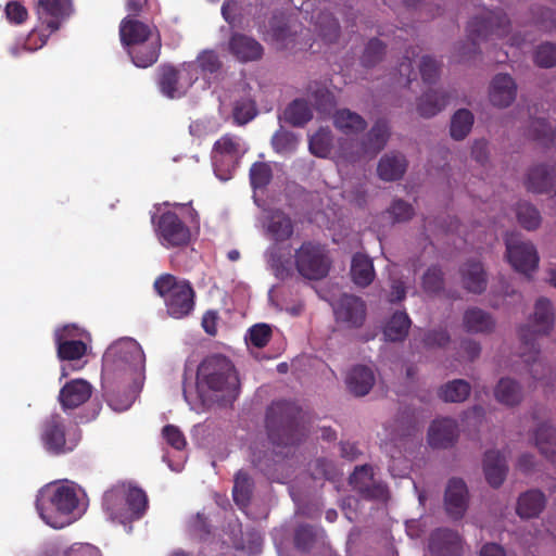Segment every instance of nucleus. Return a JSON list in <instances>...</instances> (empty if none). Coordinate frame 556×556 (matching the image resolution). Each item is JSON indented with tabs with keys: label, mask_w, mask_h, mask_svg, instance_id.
Here are the masks:
<instances>
[{
	"label": "nucleus",
	"mask_w": 556,
	"mask_h": 556,
	"mask_svg": "<svg viewBox=\"0 0 556 556\" xmlns=\"http://www.w3.org/2000/svg\"><path fill=\"white\" fill-rule=\"evenodd\" d=\"M144 363V353L137 341L126 338L114 342L103 355V386L113 391L118 382L128 384L142 375Z\"/></svg>",
	"instance_id": "f257e3e1"
},
{
	"label": "nucleus",
	"mask_w": 556,
	"mask_h": 556,
	"mask_svg": "<svg viewBox=\"0 0 556 556\" xmlns=\"http://www.w3.org/2000/svg\"><path fill=\"white\" fill-rule=\"evenodd\" d=\"M197 388L201 395L216 401L235 400L240 381L230 359L222 355L203 359L197 370Z\"/></svg>",
	"instance_id": "f03ea898"
},
{
	"label": "nucleus",
	"mask_w": 556,
	"mask_h": 556,
	"mask_svg": "<svg viewBox=\"0 0 556 556\" xmlns=\"http://www.w3.org/2000/svg\"><path fill=\"white\" fill-rule=\"evenodd\" d=\"M36 505L42 520L59 529L72 522V515L78 506V496L74 486L56 484L43 490Z\"/></svg>",
	"instance_id": "7ed1b4c3"
},
{
	"label": "nucleus",
	"mask_w": 556,
	"mask_h": 556,
	"mask_svg": "<svg viewBox=\"0 0 556 556\" xmlns=\"http://www.w3.org/2000/svg\"><path fill=\"white\" fill-rule=\"evenodd\" d=\"M299 414L298 407L289 402H275L268 407L266 427L273 444L288 446L302 440L305 431L296 421Z\"/></svg>",
	"instance_id": "20e7f679"
},
{
	"label": "nucleus",
	"mask_w": 556,
	"mask_h": 556,
	"mask_svg": "<svg viewBox=\"0 0 556 556\" xmlns=\"http://www.w3.org/2000/svg\"><path fill=\"white\" fill-rule=\"evenodd\" d=\"M555 325V309L552 302L546 298H539L535 301L533 313L528 319V324L521 326L518 330L519 339L523 349L521 356L525 362L535 361L539 355L536 340L540 337L548 336Z\"/></svg>",
	"instance_id": "39448f33"
},
{
	"label": "nucleus",
	"mask_w": 556,
	"mask_h": 556,
	"mask_svg": "<svg viewBox=\"0 0 556 556\" xmlns=\"http://www.w3.org/2000/svg\"><path fill=\"white\" fill-rule=\"evenodd\" d=\"M154 289L164 299L170 317L180 319L193 311L195 292L188 280L163 274L154 281Z\"/></svg>",
	"instance_id": "423d86ee"
},
{
	"label": "nucleus",
	"mask_w": 556,
	"mask_h": 556,
	"mask_svg": "<svg viewBox=\"0 0 556 556\" xmlns=\"http://www.w3.org/2000/svg\"><path fill=\"white\" fill-rule=\"evenodd\" d=\"M40 438L49 453L61 455L77 446L80 432L77 426L67 424L60 415H51L42 422Z\"/></svg>",
	"instance_id": "0eeeda50"
},
{
	"label": "nucleus",
	"mask_w": 556,
	"mask_h": 556,
	"mask_svg": "<svg viewBox=\"0 0 556 556\" xmlns=\"http://www.w3.org/2000/svg\"><path fill=\"white\" fill-rule=\"evenodd\" d=\"M298 273L311 280L325 278L331 267V260L326 249L314 242H304L294 253Z\"/></svg>",
	"instance_id": "6e6552de"
},
{
	"label": "nucleus",
	"mask_w": 556,
	"mask_h": 556,
	"mask_svg": "<svg viewBox=\"0 0 556 556\" xmlns=\"http://www.w3.org/2000/svg\"><path fill=\"white\" fill-rule=\"evenodd\" d=\"M509 20L502 11H485L468 24V33L473 43L503 39L509 34Z\"/></svg>",
	"instance_id": "1a4fd4ad"
},
{
	"label": "nucleus",
	"mask_w": 556,
	"mask_h": 556,
	"mask_svg": "<svg viewBox=\"0 0 556 556\" xmlns=\"http://www.w3.org/2000/svg\"><path fill=\"white\" fill-rule=\"evenodd\" d=\"M160 243L167 248H185L191 242L190 228L173 212L163 213L156 224Z\"/></svg>",
	"instance_id": "9d476101"
},
{
	"label": "nucleus",
	"mask_w": 556,
	"mask_h": 556,
	"mask_svg": "<svg viewBox=\"0 0 556 556\" xmlns=\"http://www.w3.org/2000/svg\"><path fill=\"white\" fill-rule=\"evenodd\" d=\"M505 244L507 260L517 271L528 275L538 267L539 255L530 241L510 235L506 238Z\"/></svg>",
	"instance_id": "9b49d317"
},
{
	"label": "nucleus",
	"mask_w": 556,
	"mask_h": 556,
	"mask_svg": "<svg viewBox=\"0 0 556 556\" xmlns=\"http://www.w3.org/2000/svg\"><path fill=\"white\" fill-rule=\"evenodd\" d=\"M240 157V143L239 140L230 135H225L217 140L213 148V162L217 175L226 180L227 175L222 172H230L235 169Z\"/></svg>",
	"instance_id": "f8f14e48"
},
{
	"label": "nucleus",
	"mask_w": 556,
	"mask_h": 556,
	"mask_svg": "<svg viewBox=\"0 0 556 556\" xmlns=\"http://www.w3.org/2000/svg\"><path fill=\"white\" fill-rule=\"evenodd\" d=\"M350 483L365 498L386 501L388 497L387 486L375 482L372 467L368 465L356 467L350 477Z\"/></svg>",
	"instance_id": "ddd939ff"
},
{
	"label": "nucleus",
	"mask_w": 556,
	"mask_h": 556,
	"mask_svg": "<svg viewBox=\"0 0 556 556\" xmlns=\"http://www.w3.org/2000/svg\"><path fill=\"white\" fill-rule=\"evenodd\" d=\"M333 312L337 321L351 328L361 327L366 318L365 303L351 294H343L334 304Z\"/></svg>",
	"instance_id": "4468645a"
},
{
	"label": "nucleus",
	"mask_w": 556,
	"mask_h": 556,
	"mask_svg": "<svg viewBox=\"0 0 556 556\" xmlns=\"http://www.w3.org/2000/svg\"><path fill=\"white\" fill-rule=\"evenodd\" d=\"M469 504V492L462 479L448 481L444 494V508L450 518L459 520L465 516Z\"/></svg>",
	"instance_id": "2eb2a0df"
},
{
	"label": "nucleus",
	"mask_w": 556,
	"mask_h": 556,
	"mask_svg": "<svg viewBox=\"0 0 556 556\" xmlns=\"http://www.w3.org/2000/svg\"><path fill=\"white\" fill-rule=\"evenodd\" d=\"M390 136L389 127L384 122H377L366 136V139L362 142L361 151L354 153H348L342 149L341 155L346 161L354 162L364 155L374 156L380 152L388 142Z\"/></svg>",
	"instance_id": "dca6fc26"
},
{
	"label": "nucleus",
	"mask_w": 556,
	"mask_h": 556,
	"mask_svg": "<svg viewBox=\"0 0 556 556\" xmlns=\"http://www.w3.org/2000/svg\"><path fill=\"white\" fill-rule=\"evenodd\" d=\"M517 97V84L508 74L495 75L489 86V100L492 105L508 108Z\"/></svg>",
	"instance_id": "f3484780"
},
{
	"label": "nucleus",
	"mask_w": 556,
	"mask_h": 556,
	"mask_svg": "<svg viewBox=\"0 0 556 556\" xmlns=\"http://www.w3.org/2000/svg\"><path fill=\"white\" fill-rule=\"evenodd\" d=\"M157 35L160 33L155 27H151L132 16H126L121 21L119 37L126 49Z\"/></svg>",
	"instance_id": "a211bd4d"
},
{
	"label": "nucleus",
	"mask_w": 556,
	"mask_h": 556,
	"mask_svg": "<svg viewBox=\"0 0 556 556\" xmlns=\"http://www.w3.org/2000/svg\"><path fill=\"white\" fill-rule=\"evenodd\" d=\"M71 11V0H39L36 9L39 21L51 31L59 29L61 20L68 16Z\"/></svg>",
	"instance_id": "6ab92c4d"
},
{
	"label": "nucleus",
	"mask_w": 556,
	"mask_h": 556,
	"mask_svg": "<svg viewBox=\"0 0 556 556\" xmlns=\"http://www.w3.org/2000/svg\"><path fill=\"white\" fill-rule=\"evenodd\" d=\"M463 541L457 532L448 529H438L429 540V551L433 556H459Z\"/></svg>",
	"instance_id": "aec40b11"
},
{
	"label": "nucleus",
	"mask_w": 556,
	"mask_h": 556,
	"mask_svg": "<svg viewBox=\"0 0 556 556\" xmlns=\"http://www.w3.org/2000/svg\"><path fill=\"white\" fill-rule=\"evenodd\" d=\"M457 437L458 426L452 418L435 419L429 427L428 441L432 447H448L454 444Z\"/></svg>",
	"instance_id": "412c9836"
},
{
	"label": "nucleus",
	"mask_w": 556,
	"mask_h": 556,
	"mask_svg": "<svg viewBox=\"0 0 556 556\" xmlns=\"http://www.w3.org/2000/svg\"><path fill=\"white\" fill-rule=\"evenodd\" d=\"M162 48L161 35L127 48V52L137 67L147 68L157 62Z\"/></svg>",
	"instance_id": "4be33fe9"
},
{
	"label": "nucleus",
	"mask_w": 556,
	"mask_h": 556,
	"mask_svg": "<svg viewBox=\"0 0 556 556\" xmlns=\"http://www.w3.org/2000/svg\"><path fill=\"white\" fill-rule=\"evenodd\" d=\"M460 283L463 288L475 294H481L486 290L488 276L483 265L478 261H468L459 268Z\"/></svg>",
	"instance_id": "5701e85b"
},
{
	"label": "nucleus",
	"mask_w": 556,
	"mask_h": 556,
	"mask_svg": "<svg viewBox=\"0 0 556 556\" xmlns=\"http://www.w3.org/2000/svg\"><path fill=\"white\" fill-rule=\"evenodd\" d=\"M228 47L231 54L240 62L256 61L263 55L261 43L243 34H233Z\"/></svg>",
	"instance_id": "b1692460"
},
{
	"label": "nucleus",
	"mask_w": 556,
	"mask_h": 556,
	"mask_svg": "<svg viewBox=\"0 0 556 556\" xmlns=\"http://www.w3.org/2000/svg\"><path fill=\"white\" fill-rule=\"evenodd\" d=\"M91 393L92 387L88 381L74 379L61 389L59 400L64 408H76L84 404Z\"/></svg>",
	"instance_id": "393cba45"
},
{
	"label": "nucleus",
	"mask_w": 556,
	"mask_h": 556,
	"mask_svg": "<svg viewBox=\"0 0 556 556\" xmlns=\"http://www.w3.org/2000/svg\"><path fill=\"white\" fill-rule=\"evenodd\" d=\"M495 325L493 316L479 307H470L463 315V328L468 333L489 334Z\"/></svg>",
	"instance_id": "a878e982"
},
{
	"label": "nucleus",
	"mask_w": 556,
	"mask_h": 556,
	"mask_svg": "<svg viewBox=\"0 0 556 556\" xmlns=\"http://www.w3.org/2000/svg\"><path fill=\"white\" fill-rule=\"evenodd\" d=\"M103 506L112 520H117L121 523L132 521L135 518L129 511L123 490L119 486L108 491L103 497Z\"/></svg>",
	"instance_id": "bb28decb"
},
{
	"label": "nucleus",
	"mask_w": 556,
	"mask_h": 556,
	"mask_svg": "<svg viewBox=\"0 0 556 556\" xmlns=\"http://www.w3.org/2000/svg\"><path fill=\"white\" fill-rule=\"evenodd\" d=\"M302 26L294 20L275 21L271 25V38L279 49H294Z\"/></svg>",
	"instance_id": "cd10ccee"
},
{
	"label": "nucleus",
	"mask_w": 556,
	"mask_h": 556,
	"mask_svg": "<svg viewBox=\"0 0 556 556\" xmlns=\"http://www.w3.org/2000/svg\"><path fill=\"white\" fill-rule=\"evenodd\" d=\"M159 86L162 93L170 99L179 98L185 94L187 87L180 84L179 71L169 64H163L159 67Z\"/></svg>",
	"instance_id": "c85d7f7f"
},
{
	"label": "nucleus",
	"mask_w": 556,
	"mask_h": 556,
	"mask_svg": "<svg viewBox=\"0 0 556 556\" xmlns=\"http://www.w3.org/2000/svg\"><path fill=\"white\" fill-rule=\"evenodd\" d=\"M545 505L544 493L539 490H529L518 497L516 513L523 519L535 518L543 511Z\"/></svg>",
	"instance_id": "c756f323"
},
{
	"label": "nucleus",
	"mask_w": 556,
	"mask_h": 556,
	"mask_svg": "<svg viewBox=\"0 0 556 556\" xmlns=\"http://www.w3.org/2000/svg\"><path fill=\"white\" fill-rule=\"evenodd\" d=\"M483 471L488 483L498 488L505 480L507 465L505 458L497 451H488L483 459Z\"/></svg>",
	"instance_id": "7c9ffc66"
},
{
	"label": "nucleus",
	"mask_w": 556,
	"mask_h": 556,
	"mask_svg": "<svg viewBox=\"0 0 556 556\" xmlns=\"http://www.w3.org/2000/svg\"><path fill=\"white\" fill-rule=\"evenodd\" d=\"M407 167L404 155L390 153L380 159L377 173L380 179L384 181H394L403 177Z\"/></svg>",
	"instance_id": "2f4dec72"
},
{
	"label": "nucleus",
	"mask_w": 556,
	"mask_h": 556,
	"mask_svg": "<svg viewBox=\"0 0 556 556\" xmlns=\"http://www.w3.org/2000/svg\"><path fill=\"white\" fill-rule=\"evenodd\" d=\"M375 384V376L366 366H355L346 377V386L356 396L366 395Z\"/></svg>",
	"instance_id": "473e14b6"
},
{
	"label": "nucleus",
	"mask_w": 556,
	"mask_h": 556,
	"mask_svg": "<svg viewBox=\"0 0 556 556\" xmlns=\"http://www.w3.org/2000/svg\"><path fill=\"white\" fill-rule=\"evenodd\" d=\"M526 187L533 193H548L556 188V180L545 166L540 165L530 169Z\"/></svg>",
	"instance_id": "72a5a7b5"
},
{
	"label": "nucleus",
	"mask_w": 556,
	"mask_h": 556,
	"mask_svg": "<svg viewBox=\"0 0 556 556\" xmlns=\"http://www.w3.org/2000/svg\"><path fill=\"white\" fill-rule=\"evenodd\" d=\"M333 125L345 135L362 132L367 127L366 121L359 114L348 109L338 110L333 114Z\"/></svg>",
	"instance_id": "f704fd0d"
},
{
	"label": "nucleus",
	"mask_w": 556,
	"mask_h": 556,
	"mask_svg": "<svg viewBox=\"0 0 556 556\" xmlns=\"http://www.w3.org/2000/svg\"><path fill=\"white\" fill-rule=\"evenodd\" d=\"M351 276L355 285L359 287L369 286L375 278L371 260L362 253L355 254L351 263Z\"/></svg>",
	"instance_id": "c9c22d12"
},
{
	"label": "nucleus",
	"mask_w": 556,
	"mask_h": 556,
	"mask_svg": "<svg viewBox=\"0 0 556 556\" xmlns=\"http://www.w3.org/2000/svg\"><path fill=\"white\" fill-rule=\"evenodd\" d=\"M535 445L552 463L556 464V437L554 428L544 422L534 431Z\"/></svg>",
	"instance_id": "e433bc0d"
},
{
	"label": "nucleus",
	"mask_w": 556,
	"mask_h": 556,
	"mask_svg": "<svg viewBox=\"0 0 556 556\" xmlns=\"http://www.w3.org/2000/svg\"><path fill=\"white\" fill-rule=\"evenodd\" d=\"M495 399L506 406L518 405L522 400L519 383L510 378H502L494 389Z\"/></svg>",
	"instance_id": "4c0bfd02"
},
{
	"label": "nucleus",
	"mask_w": 556,
	"mask_h": 556,
	"mask_svg": "<svg viewBox=\"0 0 556 556\" xmlns=\"http://www.w3.org/2000/svg\"><path fill=\"white\" fill-rule=\"evenodd\" d=\"M448 96L443 91H430L418 101L417 111L422 117H432L442 111L447 104Z\"/></svg>",
	"instance_id": "58836bf2"
},
{
	"label": "nucleus",
	"mask_w": 556,
	"mask_h": 556,
	"mask_svg": "<svg viewBox=\"0 0 556 556\" xmlns=\"http://www.w3.org/2000/svg\"><path fill=\"white\" fill-rule=\"evenodd\" d=\"M410 327V319L404 312H397L392 315L383 328V334L388 341L403 340Z\"/></svg>",
	"instance_id": "ea45409f"
},
{
	"label": "nucleus",
	"mask_w": 556,
	"mask_h": 556,
	"mask_svg": "<svg viewBox=\"0 0 556 556\" xmlns=\"http://www.w3.org/2000/svg\"><path fill=\"white\" fill-rule=\"evenodd\" d=\"M253 480L243 470H239L235 476L232 496L235 503L244 508L249 505L253 492Z\"/></svg>",
	"instance_id": "a19ab883"
},
{
	"label": "nucleus",
	"mask_w": 556,
	"mask_h": 556,
	"mask_svg": "<svg viewBox=\"0 0 556 556\" xmlns=\"http://www.w3.org/2000/svg\"><path fill=\"white\" fill-rule=\"evenodd\" d=\"M515 214L518 224L528 231H533L541 226L542 216L540 211L529 202L516 204Z\"/></svg>",
	"instance_id": "79ce46f5"
},
{
	"label": "nucleus",
	"mask_w": 556,
	"mask_h": 556,
	"mask_svg": "<svg viewBox=\"0 0 556 556\" xmlns=\"http://www.w3.org/2000/svg\"><path fill=\"white\" fill-rule=\"evenodd\" d=\"M473 115L466 109L456 111L451 119L450 132L453 139L463 140L470 132Z\"/></svg>",
	"instance_id": "37998d69"
},
{
	"label": "nucleus",
	"mask_w": 556,
	"mask_h": 556,
	"mask_svg": "<svg viewBox=\"0 0 556 556\" xmlns=\"http://www.w3.org/2000/svg\"><path fill=\"white\" fill-rule=\"evenodd\" d=\"M313 117L308 103L304 100H294L285 111V118L293 126H303Z\"/></svg>",
	"instance_id": "c03bdc74"
},
{
	"label": "nucleus",
	"mask_w": 556,
	"mask_h": 556,
	"mask_svg": "<svg viewBox=\"0 0 556 556\" xmlns=\"http://www.w3.org/2000/svg\"><path fill=\"white\" fill-rule=\"evenodd\" d=\"M123 490V495L125 496V501L129 507V511L135 519L141 517L144 513L148 504L146 493L138 488L132 486H119Z\"/></svg>",
	"instance_id": "a18cd8bd"
},
{
	"label": "nucleus",
	"mask_w": 556,
	"mask_h": 556,
	"mask_svg": "<svg viewBox=\"0 0 556 556\" xmlns=\"http://www.w3.org/2000/svg\"><path fill=\"white\" fill-rule=\"evenodd\" d=\"M470 390V384L467 381L456 379L441 388L440 397L451 403L463 402L469 396Z\"/></svg>",
	"instance_id": "49530a36"
},
{
	"label": "nucleus",
	"mask_w": 556,
	"mask_h": 556,
	"mask_svg": "<svg viewBox=\"0 0 556 556\" xmlns=\"http://www.w3.org/2000/svg\"><path fill=\"white\" fill-rule=\"evenodd\" d=\"M267 231L276 241H283L292 236L293 225L287 215L282 213H276L270 218V222L267 226Z\"/></svg>",
	"instance_id": "de8ad7c7"
},
{
	"label": "nucleus",
	"mask_w": 556,
	"mask_h": 556,
	"mask_svg": "<svg viewBox=\"0 0 556 556\" xmlns=\"http://www.w3.org/2000/svg\"><path fill=\"white\" fill-rule=\"evenodd\" d=\"M58 355L61 359H80L87 352V345L80 340L62 341L56 334Z\"/></svg>",
	"instance_id": "09e8293b"
},
{
	"label": "nucleus",
	"mask_w": 556,
	"mask_h": 556,
	"mask_svg": "<svg viewBox=\"0 0 556 556\" xmlns=\"http://www.w3.org/2000/svg\"><path fill=\"white\" fill-rule=\"evenodd\" d=\"M332 147V135L329 129L320 128L309 139V150L318 157H326Z\"/></svg>",
	"instance_id": "8fccbe9b"
},
{
	"label": "nucleus",
	"mask_w": 556,
	"mask_h": 556,
	"mask_svg": "<svg viewBox=\"0 0 556 556\" xmlns=\"http://www.w3.org/2000/svg\"><path fill=\"white\" fill-rule=\"evenodd\" d=\"M316 28L321 39L328 43L334 42L339 37L338 22L329 13H323L318 16Z\"/></svg>",
	"instance_id": "3c124183"
},
{
	"label": "nucleus",
	"mask_w": 556,
	"mask_h": 556,
	"mask_svg": "<svg viewBox=\"0 0 556 556\" xmlns=\"http://www.w3.org/2000/svg\"><path fill=\"white\" fill-rule=\"evenodd\" d=\"M444 279L442 270L437 267H430L422 277L424 291L429 294H437L443 290Z\"/></svg>",
	"instance_id": "603ef678"
},
{
	"label": "nucleus",
	"mask_w": 556,
	"mask_h": 556,
	"mask_svg": "<svg viewBox=\"0 0 556 556\" xmlns=\"http://www.w3.org/2000/svg\"><path fill=\"white\" fill-rule=\"evenodd\" d=\"M250 179L253 188H263L271 179V168L267 163H254L250 169Z\"/></svg>",
	"instance_id": "864d4df0"
},
{
	"label": "nucleus",
	"mask_w": 556,
	"mask_h": 556,
	"mask_svg": "<svg viewBox=\"0 0 556 556\" xmlns=\"http://www.w3.org/2000/svg\"><path fill=\"white\" fill-rule=\"evenodd\" d=\"M534 61L541 67L556 65V46L549 42L541 45L535 52Z\"/></svg>",
	"instance_id": "5fc2aeb1"
},
{
	"label": "nucleus",
	"mask_w": 556,
	"mask_h": 556,
	"mask_svg": "<svg viewBox=\"0 0 556 556\" xmlns=\"http://www.w3.org/2000/svg\"><path fill=\"white\" fill-rule=\"evenodd\" d=\"M271 337V329L266 324H258L250 328L249 341L255 348H264Z\"/></svg>",
	"instance_id": "6e6d98bb"
},
{
	"label": "nucleus",
	"mask_w": 556,
	"mask_h": 556,
	"mask_svg": "<svg viewBox=\"0 0 556 556\" xmlns=\"http://www.w3.org/2000/svg\"><path fill=\"white\" fill-rule=\"evenodd\" d=\"M420 75L425 83H433L439 77L440 64L431 56H424L419 64Z\"/></svg>",
	"instance_id": "4d7b16f0"
},
{
	"label": "nucleus",
	"mask_w": 556,
	"mask_h": 556,
	"mask_svg": "<svg viewBox=\"0 0 556 556\" xmlns=\"http://www.w3.org/2000/svg\"><path fill=\"white\" fill-rule=\"evenodd\" d=\"M197 63L202 71L208 73H215L222 66L218 55L213 50L201 52L197 58Z\"/></svg>",
	"instance_id": "13d9d810"
},
{
	"label": "nucleus",
	"mask_w": 556,
	"mask_h": 556,
	"mask_svg": "<svg viewBox=\"0 0 556 556\" xmlns=\"http://www.w3.org/2000/svg\"><path fill=\"white\" fill-rule=\"evenodd\" d=\"M384 53V45L379 39H371L364 52L363 61L370 66L378 62Z\"/></svg>",
	"instance_id": "bf43d9fd"
},
{
	"label": "nucleus",
	"mask_w": 556,
	"mask_h": 556,
	"mask_svg": "<svg viewBox=\"0 0 556 556\" xmlns=\"http://www.w3.org/2000/svg\"><path fill=\"white\" fill-rule=\"evenodd\" d=\"M166 443L176 450H182L186 446V439L182 432L173 425H167L162 431Z\"/></svg>",
	"instance_id": "052dcab7"
},
{
	"label": "nucleus",
	"mask_w": 556,
	"mask_h": 556,
	"mask_svg": "<svg viewBox=\"0 0 556 556\" xmlns=\"http://www.w3.org/2000/svg\"><path fill=\"white\" fill-rule=\"evenodd\" d=\"M316 539L315 531L311 526H300L295 531V545L301 549H308L312 547Z\"/></svg>",
	"instance_id": "680f3d73"
},
{
	"label": "nucleus",
	"mask_w": 556,
	"mask_h": 556,
	"mask_svg": "<svg viewBox=\"0 0 556 556\" xmlns=\"http://www.w3.org/2000/svg\"><path fill=\"white\" fill-rule=\"evenodd\" d=\"M389 213L395 222H406L414 215V211L410 204L402 200L394 201L389 208Z\"/></svg>",
	"instance_id": "e2e57ef3"
},
{
	"label": "nucleus",
	"mask_w": 556,
	"mask_h": 556,
	"mask_svg": "<svg viewBox=\"0 0 556 556\" xmlns=\"http://www.w3.org/2000/svg\"><path fill=\"white\" fill-rule=\"evenodd\" d=\"M255 106L250 101L238 103L233 110V117L236 122L241 125L250 122L255 116Z\"/></svg>",
	"instance_id": "0e129e2a"
},
{
	"label": "nucleus",
	"mask_w": 556,
	"mask_h": 556,
	"mask_svg": "<svg viewBox=\"0 0 556 556\" xmlns=\"http://www.w3.org/2000/svg\"><path fill=\"white\" fill-rule=\"evenodd\" d=\"M5 14L8 20L15 24L23 23L28 16L26 8L16 1H12L7 4Z\"/></svg>",
	"instance_id": "69168bd1"
},
{
	"label": "nucleus",
	"mask_w": 556,
	"mask_h": 556,
	"mask_svg": "<svg viewBox=\"0 0 556 556\" xmlns=\"http://www.w3.org/2000/svg\"><path fill=\"white\" fill-rule=\"evenodd\" d=\"M274 149L277 152H286L294 148V139L290 132L278 131L271 139Z\"/></svg>",
	"instance_id": "338daca9"
},
{
	"label": "nucleus",
	"mask_w": 556,
	"mask_h": 556,
	"mask_svg": "<svg viewBox=\"0 0 556 556\" xmlns=\"http://www.w3.org/2000/svg\"><path fill=\"white\" fill-rule=\"evenodd\" d=\"M451 338L446 330H433L426 334L424 342L429 348H442L450 342Z\"/></svg>",
	"instance_id": "774afa93"
}]
</instances>
